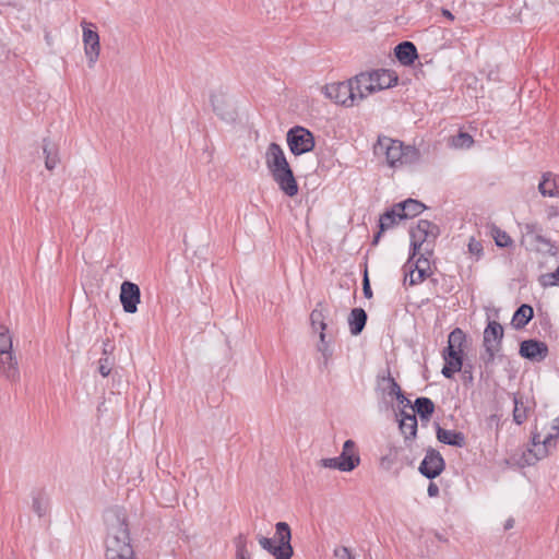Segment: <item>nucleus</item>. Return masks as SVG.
Segmentation results:
<instances>
[{
	"instance_id": "1",
	"label": "nucleus",
	"mask_w": 559,
	"mask_h": 559,
	"mask_svg": "<svg viewBox=\"0 0 559 559\" xmlns=\"http://www.w3.org/2000/svg\"><path fill=\"white\" fill-rule=\"evenodd\" d=\"M105 558H133L134 551L126 515L119 511H108L105 514Z\"/></svg>"
},
{
	"instance_id": "2",
	"label": "nucleus",
	"mask_w": 559,
	"mask_h": 559,
	"mask_svg": "<svg viewBox=\"0 0 559 559\" xmlns=\"http://www.w3.org/2000/svg\"><path fill=\"white\" fill-rule=\"evenodd\" d=\"M264 160L280 189L288 197L298 193V185L286 159L283 148L277 143H270L264 153Z\"/></svg>"
},
{
	"instance_id": "3",
	"label": "nucleus",
	"mask_w": 559,
	"mask_h": 559,
	"mask_svg": "<svg viewBox=\"0 0 559 559\" xmlns=\"http://www.w3.org/2000/svg\"><path fill=\"white\" fill-rule=\"evenodd\" d=\"M559 439V417L548 425L545 420H537L532 433V449L524 453L523 459L527 465H533L538 460L546 457L555 448Z\"/></svg>"
},
{
	"instance_id": "4",
	"label": "nucleus",
	"mask_w": 559,
	"mask_h": 559,
	"mask_svg": "<svg viewBox=\"0 0 559 559\" xmlns=\"http://www.w3.org/2000/svg\"><path fill=\"white\" fill-rule=\"evenodd\" d=\"M374 153L384 156L390 167L412 164L419 158V152L413 146H404L402 142L391 138H379L374 145Z\"/></svg>"
},
{
	"instance_id": "5",
	"label": "nucleus",
	"mask_w": 559,
	"mask_h": 559,
	"mask_svg": "<svg viewBox=\"0 0 559 559\" xmlns=\"http://www.w3.org/2000/svg\"><path fill=\"white\" fill-rule=\"evenodd\" d=\"M322 92L326 98L347 108L357 106L366 98L364 88L357 82V75L344 82L326 84Z\"/></svg>"
},
{
	"instance_id": "6",
	"label": "nucleus",
	"mask_w": 559,
	"mask_h": 559,
	"mask_svg": "<svg viewBox=\"0 0 559 559\" xmlns=\"http://www.w3.org/2000/svg\"><path fill=\"white\" fill-rule=\"evenodd\" d=\"M465 341V334L461 329H454L448 338V346L443 352L444 366L442 374L445 378H452L454 373L462 368V346Z\"/></svg>"
},
{
	"instance_id": "7",
	"label": "nucleus",
	"mask_w": 559,
	"mask_h": 559,
	"mask_svg": "<svg viewBox=\"0 0 559 559\" xmlns=\"http://www.w3.org/2000/svg\"><path fill=\"white\" fill-rule=\"evenodd\" d=\"M292 533L287 523L278 522L276 524V543L271 538L262 535L258 536L260 546L272 554L276 559H290L293 556V547L290 545Z\"/></svg>"
},
{
	"instance_id": "8",
	"label": "nucleus",
	"mask_w": 559,
	"mask_h": 559,
	"mask_svg": "<svg viewBox=\"0 0 559 559\" xmlns=\"http://www.w3.org/2000/svg\"><path fill=\"white\" fill-rule=\"evenodd\" d=\"M397 80L399 78L394 71L385 69L357 75V82L360 83V87L364 88L366 97L396 85Z\"/></svg>"
},
{
	"instance_id": "9",
	"label": "nucleus",
	"mask_w": 559,
	"mask_h": 559,
	"mask_svg": "<svg viewBox=\"0 0 559 559\" xmlns=\"http://www.w3.org/2000/svg\"><path fill=\"white\" fill-rule=\"evenodd\" d=\"M82 43L88 68H94L100 56V39L96 25L83 20L81 22Z\"/></svg>"
},
{
	"instance_id": "10",
	"label": "nucleus",
	"mask_w": 559,
	"mask_h": 559,
	"mask_svg": "<svg viewBox=\"0 0 559 559\" xmlns=\"http://www.w3.org/2000/svg\"><path fill=\"white\" fill-rule=\"evenodd\" d=\"M287 143L294 155L308 153L314 147L312 133L302 127H295L287 132Z\"/></svg>"
},
{
	"instance_id": "11",
	"label": "nucleus",
	"mask_w": 559,
	"mask_h": 559,
	"mask_svg": "<svg viewBox=\"0 0 559 559\" xmlns=\"http://www.w3.org/2000/svg\"><path fill=\"white\" fill-rule=\"evenodd\" d=\"M521 243L537 251H546L551 255L557 253V248L551 241L538 233L537 224L530 223L524 226Z\"/></svg>"
},
{
	"instance_id": "12",
	"label": "nucleus",
	"mask_w": 559,
	"mask_h": 559,
	"mask_svg": "<svg viewBox=\"0 0 559 559\" xmlns=\"http://www.w3.org/2000/svg\"><path fill=\"white\" fill-rule=\"evenodd\" d=\"M211 104L214 112L224 121L234 122L237 118L231 98L222 90L212 92Z\"/></svg>"
},
{
	"instance_id": "13",
	"label": "nucleus",
	"mask_w": 559,
	"mask_h": 559,
	"mask_svg": "<svg viewBox=\"0 0 559 559\" xmlns=\"http://www.w3.org/2000/svg\"><path fill=\"white\" fill-rule=\"evenodd\" d=\"M438 235L439 228L437 225L429 221H419L416 228L411 231L412 246L414 251L420 249L425 242L433 241Z\"/></svg>"
},
{
	"instance_id": "14",
	"label": "nucleus",
	"mask_w": 559,
	"mask_h": 559,
	"mask_svg": "<svg viewBox=\"0 0 559 559\" xmlns=\"http://www.w3.org/2000/svg\"><path fill=\"white\" fill-rule=\"evenodd\" d=\"M119 299L124 312L135 313L141 302L140 287L132 282L124 281L120 286Z\"/></svg>"
},
{
	"instance_id": "15",
	"label": "nucleus",
	"mask_w": 559,
	"mask_h": 559,
	"mask_svg": "<svg viewBox=\"0 0 559 559\" xmlns=\"http://www.w3.org/2000/svg\"><path fill=\"white\" fill-rule=\"evenodd\" d=\"M502 337V325L496 321L489 322L484 331V345L489 355V360H492L495 355L500 350Z\"/></svg>"
},
{
	"instance_id": "16",
	"label": "nucleus",
	"mask_w": 559,
	"mask_h": 559,
	"mask_svg": "<svg viewBox=\"0 0 559 559\" xmlns=\"http://www.w3.org/2000/svg\"><path fill=\"white\" fill-rule=\"evenodd\" d=\"M0 377L11 383L20 382L21 369L14 350L0 354Z\"/></svg>"
},
{
	"instance_id": "17",
	"label": "nucleus",
	"mask_w": 559,
	"mask_h": 559,
	"mask_svg": "<svg viewBox=\"0 0 559 559\" xmlns=\"http://www.w3.org/2000/svg\"><path fill=\"white\" fill-rule=\"evenodd\" d=\"M520 355L534 362L543 361L548 356V346L537 340H525L520 344Z\"/></svg>"
},
{
	"instance_id": "18",
	"label": "nucleus",
	"mask_w": 559,
	"mask_h": 559,
	"mask_svg": "<svg viewBox=\"0 0 559 559\" xmlns=\"http://www.w3.org/2000/svg\"><path fill=\"white\" fill-rule=\"evenodd\" d=\"M444 468V461L441 454L436 450H428L423 460L419 471L427 478H435L441 474Z\"/></svg>"
},
{
	"instance_id": "19",
	"label": "nucleus",
	"mask_w": 559,
	"mask_h": 559,
	"mask_svg": "<svg viewBox=\"0 0 559 559\" xmlns=\"http://www.w3.org/2000/svg\"><path fill=\"white\" fill-rule=\"evenodd\" d=\"M337 460L342 464L343 472H352L360 464V457L353 440L344 442L342 453L337 456Z\"/></svg>"
},
{
	"instance_id": "20",
	"label": "nucleus",
	"mask_w": 559,
	"mask_h": 559,
	"mask_svg": "<svg viewBox=\"0 0 559 559\" xmlns=\"http://www.w3.org/2000/svg\"><path fill=\"white\" fill-rule=\"evenodd\" d=\"M537 189L544 198H559V175L543 173Z\"/></svg>"
},
{
	"instance_id": "21",
	"label": "nucleus",
	"mask_w": 559,
	"mask_h": 559,
	"mask_svg": "<svg viewBox=\"0 0 559 559\" xmlns=\"http://www.w3.org/2000/svg\"><path fill=\"white\" fill-rule=\"evenodd\" d=\"M379 386L381 388L382 391L386 392L389 395L396 396L400 404L409 403L408 400L403 395V392H402L400 385L394 380V378L391 377L390 373L380 379Z\"/></svg>"
},
{
	"instance_id": "22",
	"label": "nucleus",
	"mask_w": 559,
	"mask_h": 559,
	"mask_svg": "<svg viewBox=\"0 0 559 559\" xmlns=\"http://www.w3.org/2000/svg\"><path fill=\"white\" fill-rule=\"evenodd\" d=\"M395 56L401 63L408 66L417 58V50L413 43L404 41L396 46Z\"/></svg>"
},
{
	"instance_id": "23",
	"label": "nucleus",
	"mask_w": 559,
	"mask_h": 559,
	"mask_svg": "<svg viewBox=\"0 0 559 559\" xmlns=\"http://www.w3.org/2000/svg\"><path fill=\"white\" fill-rule=\"evenodd\" d=\"M400 429L405 439H413L417 433V418L414 413H401Z\"/></svg>"
},
{
	"instance_id": "24",
	"label": "nucleus",
	"mask_w": 559,
	"mask_h": 559,
	"mask_svg": "<svg viewBox=\"0 0 559 559\" xmlns=\"http://www.w3.org/2000/svg\"><path fill=\"white\" fill-rule=\"evenodd\" d=\"M437 439L442 443L460 448L465 444V438L462 432L447 430L439 426L437 428Z\"/></svg>"
},
{
	"instance_id": "25",
	"label": "nucleus",
	"mask_w": 559,
	"mask_h": 559,
	"mask_svg": "<svg viewBox=\"0 0 559 559\" xmlns=\"http://www.w3.org/2000/svg\"><path fill=\"white\" fill-rule=\"evenodd\" d=\"M396 206L397 211L401 212V217L403 219L417 216L425 209V205L421 202L414 199H408L404 202L397 203Z\"/></svg>"
},
{
	"instance_id": "26",
	"label": "nucleus",
	"mask_w": 559,
	"mask_h": 559,
	"mask_svg": "<svg viewBox=\"0 0 559 559\" xmlns=\"http://www.w3.org/2000/svg\"><path fill=\"white\" fill-rule=\"evenodd\" d=\"M367 321L366 311L361 308H354L348 317V325L353 335H358L365 328Z\"/></svg>"
},
{
	"instance_id": "27",
	"label": "nucleus",
	"mask_w": 559,
	"mask_h": 559,
	"mask_svg": "<svg viewBox=\"0 0 559 559\" xmlns=\"http://www.w3.org/2000/svg\"><path fill=\"white\" fill-rule=\"evenodd\" d=\"M43 153L45 157V167L48 170L55 169L59 163L58 150L48 139L43 140Z\"/></svg>"
},
{
	"instance_id": "28",
	"label": "nucleus",
	"mask_w": 559,
	"mask_h": 559,
	"mask_svg": "<svg viewBox=\"0 0 559 559\" xmlns=\"http://www.w3.org/2000/svg\"><path fill=\"white\" fill-rule=\"evenodd\" d=\"M534 311L530 305H522L513 314L512 325L515 329L524 328L533 318Z\"/></svg>"
},
{
	"instance_id": "29",
	"label": "nucleus",
	"mask_w": 559,
	"mask_h": 559,
	"mask_svg": "<svg viewBox=\"0 0 559 559\" xmlns=\"http://www.w3.org/2000/svg\"><path fill=\"white\" fill-rule=\"evenodd\" d=\"M435 411V405L432 401L428 397H418L415 401V405L413 407V412H415L420 416L421 419H429Z\"/></svg>"
},
{
	"instance_id": "30",
	"label": "nucleus",
	"mask_w": 559,
	"mask_h": 559,
	"mask_svg": "<svg viewBox=\"0 0 559 559\" xmlns=\"http://www.w3.org/2000/svg\"><path fill=\"white\" fill-rule=\"evenodd\" d=\"M401 212L397 211L396 204L392 207V210L385 212L380 217V233L392 228L399 221H402Z\"/></svg>"
},
{
	"instance_id": "31",
	"label": "nucleus",
	"mask_w": 559,
	"mask_h": 559,
	"mask_svg": "<svg viewBox=\"0 0 559 559\" xmlns=\"http://www.w3.org/2000/svg\"><path fill=\"white\" fill-rule=\"evenodd\" d=\"M31 508L38 518H43L48 513L49 501L44 495L37 493L32 498Z\"/></svg>"
},
{
	"instance_id": "32",
	"label": "nucleus",
	"mask_w": 559,
	"mask_h": 559,
	"mask_svg": "<svg viewBox=\"0 0 559 559\" xmlns=\"http://www.w3.org/2000/svg\"><path fill=\"white\" fill-rule=\"evenodd\" d=\"M12 350H14L13 334L7 325L0 324V354L9 353Z\"/></svg>"
},
{
	"instance_id": "33",
	"label": "nucleus",
	"mask_w": 559,
	"mask_h": 559,
	"mask_svg": "<svg viewBox=\"0 0 559 559\" xmlns=\"http://www.w3.org/2000/svg\"><path fill=\"white\" fill-rule=\"evenodd\" d=\"M514 409H513V419L518 425L523 424L528 416V407L524 404L521 397L514 396Z\"/></svg>"
},
{
	"instance_id": "34",
	"label": "nucleus",
	"mask_w": 559,
	"mask_h": 559,
	"mask_svg": "<svg viewBox=\"0 0 559 559\" xmlns=\"http://www.w3.org/2000/svg\"><path fill=\"white\" fill-rule=\"evenodd\" d=\"M321 306L319 305L312 310L310 314L311 326L314 332L318 330H326L325 314Z\"/></svg>"
},
{
	"instance_id": "35",
	"label": "nucleus",
	"mask_w": 559,
	"mask_h": 559,
	"mask_svg": "<svg viewBox=\"0 0 559 559\" xmlns=\"http://www.w3.org/2000/svg\"><path fill=\"white\" fill-rule=\"evenodd\" d=\"M451 145L455 148H468L474 143L472 135L465 132H460L451 138Z\"/></svg>"
},
{
	"instance_id": "36",
	"label": "nucleus",
	"mask_w": 559,
	"mask_h": 559,
	"mask_svg": "<svg viewBox=\"0 0 559 559\" xmlns=\"http://www.w3.org/2000/svg\"><path fill=\"white\" fill-rule=\"evenodd\" d=\"M491 235H492V238L495 239V242L498 247H502V248L509 247L513 242L511 237L504 230H501L498 227H493L491 229Z\"/></svg>"
},
{
	"instance_id": "37",
	"label": "nucleus",
	"mask_w": 559,
	"mask_h": 559,
	"mask_svg": "<svg viewBox=\"0 0 559 559\" xmlns=\"http://www.w3.org/2000/svg\"><path fill=\"white\" fill-rule=\"evenodd\" d=\"M430 275L429 272H426L424 269H413L405 276V282L408 281L409 285H416L421 283L426 277Z\"/></svg>"
},
{
	"instance_id": "38",
	"label": "nucleus",
	"mask_w": 559,
	"mask_h": 559,
	"mask_svg": "<svg viewBox=\"0 0 559 559\" xmlns=\"http://www.w3.org/2000/svg\"><path fill=\"white\" fill-rule=\"evenodd\" d=\"M539 284L543 287H550V286L559 285V266L555 270V272L540 275Z\"/></svg>"
},
{
	"instance_id": "39",
	"label": "nucleus",
	"mask_w": 559,
	"mask_h": 559,
	"mask_svg": "<svg viewBox=\"0 0 559 559\" xmlns=\"http://www.w3.org/2000/svg\"><path fill=\"white\" fill-rule=\"evenodd\" d=\"M319 465L324 468L337 469L343 472V467L341 462H338L337 457H326L322 459L319 462Z\"/></svg>"
},
{
	"instance_id": "40",
	"label": "nucleus",
	"mask_w": 559,
	"mask_h": 559,
	"mask_svg": "<svg viewBox=\"0 0 559 559\" xmlns=\"http://www.w3.org/2000/svg\"><path fill=\"white\" fill-rule=\"evenodd\" d=\"M112 361L109 357H103L99 359L98 371L103 377H108L111 372Z\"/></svg>"
},
{
	"instance_id": "41",
	"label": "nucleus",
	"mask_w": 559,
	"mask_h": 559,
	"mask_svg": "<svg viewBox=\"0 0 559 559\" xmlns=\"http://www.w3.org/2000/svg\"><path fill=\"white\" fill-rule=\"evenodd\" d=\"M317 348L322 354V356L324 358V364H326L328 360L332 356V349L330 346V342L329 341L319 342Z\"/></svg>"
},
{
	"instance_id": "42",
	"label": "nucleus",
	"mask_w": 559,
	"mask_h": 559,
	"mask_svg": "<svg viewBox=\"0 0 559 559\" xmlns=\"http://www.w3.org/2000/svg\"><path fill=\"white\" fill-rule=\"evenodd\" d=\"M236 555H248L247 539L243 535H239L236 538Z\"/></svg>"
},
{
	"instance_id": "43",
	"label": "nucleus",
	"mask_w": 559,
	"mask_h": 559,
	"mask_svg": "<svg viewBox=\"0 0 559 559\" xmlns=\"http://www.w3.org/2000/svg\"><path fill=\"white\" fill-rule=\"evenodd\" d=\"M545 215L547 221H552L559 217V206L549 204L545 207Z\"/></svg>"
},
{
	"instance_id": "44",
	"label": "nucleus",
	"mask_w": 559,
	"mask_h": 559,
	"mask_svg": "<svg viewBox=\"0 0 559 559\" xmlns=\"http://www.w3.org/2000/svg\"><path fill=\"white\" fill-rule=\"evenodd\" d=\"M334 557L335 559H354L352 552L349 551V549L347 547H337L335 550H334Z\"/></svg>"
},
{
	"instance_id": "45",
	"label": "nucleus",
	"mask_w": 559,
	"mask_h": 559,
	"mask_svg": "<svg viewBox=\"0 0 559 559\" xmlns=\"http://www.w3.org/2000/svg\"><path fill=\"white\" fill-rule=\"evenodd\" d=\"M468 251L472 254L479 257L483 251V247L479 241L475 240L474 238H471L468 242Z\"/></svg>"
},
{
	"instance_id": "46",
	"label": "nucleus",
	"mask_w": 559,
	"mask_h": 559,
	"mask_svg": "<svg viewBox=\"0 0 559 559\" xmlns=\"http://www.w3.org/2000/svg\"><path fill=\"white\" fill-rule=\"evenodd\" d=\"M362 290H364V295H365L366 298H371L372 292H371V288H370V284H369V280H368L367 273H365Z\"/></svg>"
},
{
	"instance_id": "47",
	"label": "nucleus",
	"mask_w": 559,
	"mask_h": 559,
	"mask_svg": "<svg viewBox=\"0 0 559 559\" xmlns=\"http://www.w3.org/2000/svg\"><path fill=\"white\" fill-rule=\"evenodd\" d=\"M429 497H437L439 495V488L436 484L430 483L427 489Z\"/></svg>"
},
{
	"instance_id": "48",
	"label": "nucleus",
	"mask_w": 559,
	"mask_h": 559,
	"mask_svg": "<svg viewBox=\"0 0 559 559\" xmlns=\"http://www.w3.org/2000/svg\"><path fill=\"white\" fill-rule=\"evenodd\" d=\"M415 269H424L426 272H429V262L427 259H419L415 265Z\"/></svg>"
},
{
	"instance_id": "49",
	"label": "nucleus",
	"mask_w": 559,
	"mask_h": 559,
	"mask_svg": "<svg viewBox=\"0 0 559 559\" xmlns=\"http://www.w3.org/2000/svg\"><path fill=\"white\" fill-rule=\"evenodd\" d=\"M393 464V460L390 459L389 456H383L381 459V466L385 469H389Z\"/></svg>"
},
{
	"instance_id": "50",
	"label": "nucleus",
	"mask_w": 559,
	"mask_h": 559,
	"mask_svg": "<svg viewBox=\"0 0 559 559\" xmlns=\"http://www.w3.org/2000/svg\"><path fill=\"white\" fill-rule=\"evenodd\" d=\"M441 14L450 21L454 20V15L448 9H441Z\"/></svg>"
},
{
	"instance_id": "51",
	"label": "nucleus",
	"mask_w": 559,
	"mask_h": 559,
	"mask_svg": "<svg viewBox=\"0 0 559 559\" xmlns=\"http://www.w3.org/2000/svg\"><path fill=\"white\" fill-rule=\"evenodd\" d=\"M111 352L112 348L109 347L108 342L104 343L103 355L108 357V355L111 354Z\"/></svg>"
},
{
	"instance_id": "52",
	"label": "nucleus",
	"mask_w": 559,
	"mask_h": 559,
	"mask_svg": "<svg viewBox=\"0 0 559 559\" xmlns=\"http://www.w3.org/2000/svg\"><path fill=\"white\" fill-rule=\"evenodd\" d=\"M514 526V520L512 518L508 519L504 523V530H511Z\"/></svg>"
},
{
	"instance_id": "53",
	"label": "nucleus",
	"mask_w": 559,
	"mask_h": 559,
	"mask_svg": "<svg viewBox=\"0 0 559 559\" xmlns=\"http://www.w3.org/2000/svg\"><path fill=\"white\" fill-rule=\"evenodd\" d=\"M319 332V342L328 341L325 330H318Z\"/></svg>"
},
{
	"instance_id": "54",
	"label": "nucleus",
	"mask_w": 559,
	"mask_h": 559,
	"mask_svg": "<svg viewBox=\"0 0 559 559\" xmlns=\"http://www.w3.org/2000/svg\"><path fill=\"white\" fill-rule=\"evenodd\" d=\"M237 559H247V555H236Z\"/></svg>"
},
{
	"instance_id": "55",
	"label": "nucleus",
	"mask_w": 559,
	"mask_h": 559,
	"mask_svg": "<svg viewBox=\"0 0 559 559\" xmlns=\"http://www.w3.org/2000/svg\"><path fill=\"white\" fill-rule=\"evenodd\" d=\"M379 237H380V233L374 237V242L378 241Z\"/></svg>"
}]
</instances>
